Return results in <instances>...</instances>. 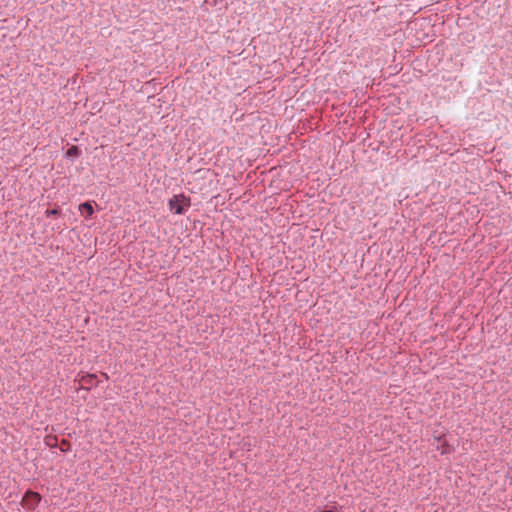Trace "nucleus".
Returning <instances> with one entry per match:
<instances>
[{"label":"nucleus","mask_w":512,"mask_h":512,"mask_svg":"<svg viewBox=\"0 0 512 512\" xmlns=\"http://www.w3.org/2000/svg\"><path fill=\"white\" fill-rule=\"evenodd\" d=\"M190 206L191 199L184 193L176 194L168 200L169 209L177 215L185 214Z\"/></svg>","instance_id":"obj_1"},{"label":"nucleus","mask_w":512,"mask_h":512,"mask_svg":"<svg viewBox=\"0 0 512 512\" xmlns=\"http://www.w3.org/2000/svg\"><path fill=\"white\" fill-rule=\"evenodd\" d=\"M41 499L42 497L38 492L28 489L24 493L20 504L29 510H35Z\"/></svg>","instance_id":"obj_2"},{"label":"nucleus","mask_w":512,"mask_h":512,"mask_svg":"<svg viewBox=\"0 0 512 512\" xmlns=\"http://www.w3.org/2000/svg\"><path fill=\"white\" fill-rule=\"evenodd\" d=\"M80 389L90 390L93 386H98L99 380L96 374L86 373L79 379Z\"/></svg>","instance_id":"obj_3"},{"label":"nucleus","mask_w":512,"mask_h":512,"mask_svg":"<svg viewBox=\"0 0 512 512\" xmlns=\"http://www.w3.org/2000/svg\"><path fill=\"white\" fill-rule=\"evenodd\" d=\"M81 153L82 151L77 145H72L66 150L65 156L67 158H78L80 157Z\"/></svg>","instance_id":"obj_4"},{"label":"nucleus","mask_w":512,"mask_h":512,"mask_svg":"<svg viewBox=\"0 0 512 512\" xmlns=\"http://www.w3.org/2000/svg\"><path fill=\"white\" fill-rule=\"evenodd\" d=\"M79 210L82 213H85L87 217H90L94 213V208L89 201H85L79 205Z\"/></svg>","instance_id":"obj_5"},{"label":"nucleus","mask_w":512,"mask_h":512,"mask_svg":"<svg viewBox=\"0 0 512 512\" xmlns=\"http://www.w3.org/2000/svg\"><path fill=\"white\" fill-rule=\"evenodd\" d=\"M44 442L50 448H56L58 446V439L55 435H47L44 438Z\"/></svg>","instance_id":"obj_6"},{"label":"nucleus","mask_w":512,"mask_h":512,"mask_svg":"<svg viewBox=\"0 0 512 512\" xmlns=\"http://www.w3.org/2000/svg\"><path fill=\"white\" fill-rule=\"evenodd\" d=\"M438 449H440L442 455L449 454L453 450L452 447L450 446V444L446 440H443V442L441 443V446Z\"/></svg>","instance_id":"obj_7"},{"label":"nucleus","mask_w":512,"mask_h":512,"mask_svg":"<svg viewBox=\"0 0 512 512\" xmlns=\"http://www.w3.org/2000/svg\"><path fill=\"white\" fill-rule=\"evenodd\" d=\"M60 450L62 452H69L71 450V443L67 439H62L60 444Z\"/></svg>","instance_id":"obj_8"},{"label":"nucleus","mask_w":512,"mask_h":512,"mask_svg":"<svg viewBox=\"0 0 512 512\" xmlns=\"http://www.w3.org/2000/svg\"><path fill=\"white\" fill-rule=\"evenodd\" d=\"M60 212H61V210L59 208H53V209L46 210L45 214L47 217H51V216L59 215Z\"/></svg>","instance_id":"obj_9"},{"label":"nucleus","mask_w":512,"mask_h":512,"mask_svg":"<svg viewBox=\"0 0 512 512\" xmlns=\"http://www.w3.org/2000/svg\"><path fill=\"white\" fill-rule=\"evenodd\" d=\"M223 0H206L207 3L216 6L218 3L222 2Z\"/></svg>","instance_id":"obj_10"},{"label":"nucleus","mask_w":512,"mask_h":512,"mask_svg":"<svg viewBox=\"0 0 512 512\" xmlns=\"http://www.w3.org/2000/svg\"><path fill=\"white\" fill-rule=\"evenodd\" d=\"M435 439L439 442V443H442L443 440H446L444 435H441V436H438V437H435Z\"/></svg>","instance_id":"obj_11"},{"label":"nucleus","mask_w":512,"mask_h":512,"mask_svg":"<svg viewBox=\"0 0 512 512\" xmlns=\"http://www.w3.org/2000/svg\"><path fill=\"white\" fill-rule=\"evenodd\" d=\"M320 512H337L335 507H332L330 509L321 510Z\"/></svg>","instance_id":"obj_12"},{"label":"nucleus","mask_w":512,"mask_h":512,"mask_svg":"<svg viewBox=\"0 0 512 512\" xmlns=\"http://www.w3.org/2000/svg\"><path fill=\"white\" fill-rule=\"evenodd\" d=\"M103 376H105V377H106V379H108V375H107V373H103Z\"/></svg>","instance_id":"obj_13"}]
</instances>
